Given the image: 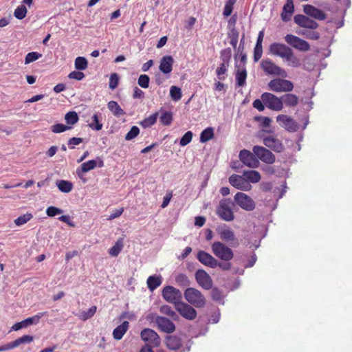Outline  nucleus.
<instances>
[{
    "instance_id": "f257e3e1",
    "label": "nucleus",
    "mask_w": 352,
    "mask_h": 352,
    "mask_svg": "<svg viewBox=\"0 0 352 352\" xmlns=\"http://www.w3.org/2000/svg\"><path fill=\"white\" fill-rule=\"evenodd\" d=\"M309 123L308 116L303 110L295 112L293 117L287 116V132H296L301 127L304 130Z\"/></svg>"
},
{
    "instance_id": "f03ea898",
    "label": "nucleus",
    "mask_w": 352,
    "mask_h": 352,
    "mask_svg": "<svg viewBox=\"0 0 352 352\" xmlns=\"http://www.w3.org/2000/svg\"><path fill=\"white\" fill-rule=\"evenodd\" d=\"M234 203L230 199H223L220 201L217 208V215L226 221H231L234 219V214L232 210Z\"/></svg>"
},
{
    "instance_id": "7ed1b4c3",
    "label": "nucleus",
    "mask_w": 352,
    "mask_h": 352,
    "mask_svg": "<svg viewBox=\"0 0 352 352\" xmlns=\"http://www.w3.org/2000/svg\"><path fill=\"white\" fill-rule=\"evenodd\" d=\"M185 299L191 305L197 308L203 307L206 305V299L200 291L190 287L184 292Z\"/></svg>"
},
{
    "instance_id": "20e7f679",
    "label": "nucleus",
    "mask_w": 352,
    "mask_h": 352,
    "mask_svg": "<svg viewBox=\"0 0 352 352\" xmlns=\"http://www.w3.org/2000/svg\"><path fill=\"white\" fill-rule=\"evenodd\" d=\"M213 254L219 258L229 261L234 257L233 251L224 243L217 241L212 245Z\"/></svg>"
},
{
    "instance_id": "39448f33",
    "label": "nucleus",
    "mask_w": 352,
    "mask_h": 352,
    "mask_svg": "<svg viewBox=\"0 0 352 352\" xmlns=\"http://www.w3.org/2000/svg\"><path fill=\"white\" fill-rule=\"evenodd\" d=\"M261 67L267 75L283 76L285 74V70L270 58L263 59L261 62Z\"/></svg>"
},
{
    "instance_id": "423d86ee",
    "label": "nucleus",
    "mask_w": 352,
    "mask_h": 352,
    "mask_svg": "<svg viewBox=\"0 0 352 352\" xmlns=\"http://www.w3.org/2000/svg\"><path fill=\"white\" fill-rule=\"evenodd\" d=\"M263 103L267 108L274 111H280L282 109L283 104L281 99L275 95L265 92L261 96Z\"/></svg>"
},
{
    "instance_id": "0eeeda50",
    "label": "nucleus",
    "mask_w": 352,
    "mask_h": 352,
    "mask_svg": "<svg viewBox=\"0 0 352 352\" xmlns=\"http://www.w3.org/2000/svg\"><path fill=\"white\" fill-rule=\"evenodd\" d=\"M234 201L242 209L246 211H252L255 208V202L248 195L239 192L234 195Z\"/></svg>"
},
{
    "instance_id": "6e6552de",
    "label": "nucleus",
    "mask_w": 352,
    "mask_h": 352,
    "mask_svg": "<svg viewBox=\"0 0 352 352\" xmlns=\"http://www.w3.org/2000/svg\"><path fill=\"white\" fill-rule=\"evenodd\" d=\"M162 296L167 301L177 305L182 298V292L173 286H166L162 290Z\"/></svg>"
},
{
    "instance_id": "1a4fd4ad",
    "label": "nucleus",
    "mask_w": 352,
    "mask_h": 352,
    "mask_svg": "<svg viewBox=\"0 0 352 352\" xmlns=\"http://www.w3.org/2000/svg\"><path fill=\"white\" fill-rule=\"evenodd\" d=\"M252 151L257 157V159L262 162L272 164L275 162V155L268 149L261 146H254L252 148Z\"/></svg>"
},
{
    "instance_id": "9d476101",
    "label": "nucleus",
    "mask_w": 352,
    "mask_h": 352,
    "mask_svg": "<svg viewBox=\"0 0 352 352\" xmlns=\"http://www.w3.org/2000/svg\"><path fill=\"white\" fill-rule=\"evenodd\" d=\"M176 310L185 319L192 320L197 317V311L190 305L180 301L175 306Z\"/></svg>"
},
{
    "instance_id": "9b49d317",
    "label": "nucleus",
    "mask_w": 352,
    "mask_h": 352,
    "mask_svg": "<svg viewBox=\"0 0 352 352\" xmlns=\"http://www.w3.org/2000/svg\"><path fill=\"white\" fill-rule=\"evenodd\" d=\"M239 159L243 164L250 168H257L259 166V161L256 155L248 150H241L239 153Z\"/></svg>"
},
{
    "instance_id": "f8f14e48",
    "label": "nucleus",
    "mask_w": 352,
    "mask_h": 352,
    "mask_svg": "<svg viewBox=\"0 0 352 352\" xmlns=\"http://www.w3.org/2000/svg\"><path fill=\"white\" fill-rule=\"evenodd\" d=\"M142 339L150 344L152 346L157 347L160 344V338L158 334L153 329L146 328L141 331Z\"/></svg>"
},
{
    "instance_id": "ddd939ff",
    "label": "nucleus",
    "mask_w": 352,
    "mask_h": 352,
    "mask_svg": "<svg viewBox=\"0 0 352 352\" xmlns=\"http://www.w3.org/2000/svg\"><path fill=\"white\" fill-rule=\"evenodd\" d=\"M229 182L233 187L239 190L248 191L252 188V186L246 181L243 175H232L229 177Z\"/></svg>"
},
{
    "instance_id": "4468645a",
    "label": "nucleus",
    "mask_w": 352,
    "mask_h": 352,
    "mask_svg": "<svg viewBox=\"0 0 352 352\" xmlns=\"http://www.w3.org/2000/svg\"><path fill=\"white\" fill-rule=\"evenodd\" d=\"M217 232L222 241L229 243L232 246H238L239 241L235 236L234 231L231 228L226 226L219 228Z\"/></svg>"
},
{
    "instance_id": "2eb2a0df",
    "label": "nucleus",
    "mask_w": 352,
    "mask_h": 352,
    "mask_svg": "<svg viewBox=\"0 0 352 352\" xmlns=\"http://www.w3.org/2000/svg\"><path fill=\"white\" fill-rule=\"evenodd\" d=\"M195 278L202 288L205 289H210L212 287V280L209 274L204 270H198L195 272Z\"/></svg>"
},
{
    "instance_id": "dca6fc26",
    "label": "nucleus",
    "mask_w": 352,
    "mask_h": 352,
    "mask_svg": "<svg viewBox=\"0 0 352 352\" xmlns=\"http://www.w3.org/2000/svg\"><path fill=\"white\" fill-rule=\"evenodd\" d=\"M155 322L159 330L166 333H171L175 331V324L169 319L163 316H157Z\"/></svg>"
},
{
    "instance_id": "f3484780",
    "label": "nucleus",
    "mask_w": 352,
    "mask_h": 352,
    "mask_svg": "<svg viewBox=\"0 0 352 352\" xmlns=\"http://www.w3.org/2000/svg\"><path fill=\"white\" fill-rule=\"evenodd\" d=\"M303 11L306 15L316 20L323 21L327 18V14L323 10L312 5H305L303 6Z\"/></svg>"
},
{
    "instance_id": "a211bd4d",
    "label": "nucleus",
    "mask_w": 352,
    "mask_h": 352,
    "mask_svg": "<svg viewBox=\"0 0 352 352\" xmlns=\"http://www.w3.org/2000/svg\"><path fill=\"white\" fill-rule=\"evenodd\" d=\"M294 20L297 25L307 29L316 30L319 26L317 22L311 19L307 15L297 14L294 16Z\"/></svg>"
},
{
    "instance_id": "6ab92c4d",
    "label": "nucleus",
    "mask_w": 352,
    "mask_h": 352,
    "mask_svg": "<svg viewBox=\"0 0 352 352\" xmlns=\"http://www.w3.org/2000/svg\"><path fill=\"white\" fill-rule=\"evenodd\" d=\"M287 44L301 52H307L310 48L306 41L292 34H287Z\"/></svg>"
},
{
    "instance_id": "aec40b11",
    "label": "nucleus",
    "mask_w": 352,
    "mask_h": 352,
    "mask_svg": "<svg viewBox=\"0 0 352 352\" xmlns=\"http://www.w3.org/2000/svg\"><path fill=\"white\" fill-rule=\"evenodd\" d=\"M197 259L199 262L206 266H209L212 268H215L217 267V260L212 255L204 251H199L198 252Z\"/></svg>"
},
{
    "instance_id": "412c9836",
    "label": "nucleus",
    "mask_w": 352,
    "mask_h": 352,
    "mask_svg": "<svg viewBox=\"0 0 352 352\" xmlns=\"http://www.w3.org/2000/svg\"><path fill=\"white\" fill-rule=\"evenodd\" d=\"M269 54L285 58H286V45L280 43H273L270 45Z\"/></svg>"
},
{
    "instance_id": "4be33fe9",
    "label": "nucleus",
    "mask_w": 352,
    "mask_h": 352,
    "mask_svg": "<svg viewBox=\"0 0 352 352\" xmlns=\"http://www.w3.org/2000/svg\"><path fill=\"white\" fill-rule=\"evenodd\" d=\"M42 316V314H41V316L36 315L32 317L28 318L27 319L21 322H16L12 327V329L14 331H18L23 328H26L28 326L32 325L33 324H37L39 322V320Z\"/></svg>"
},
{
    "instance_id": "5701e85b",
    "label": "nucleus",
    "mask_w": 352,
    "mask_h": 352,
    "mask_svg": "<svg viewBox=\"0 0 352 352\" xmlns=\"http://www.w3.org/2000/svg\"><path fill=\"white\" fill-rule=\"evenodd\" d=\"M174 63L173 58L171 56H165L160 60V70L164 74H170L173 69Z\"/></svg>"
},
{
    "instance_id": "b1692460",
    "label": "nucleus",
    "mask_w": 352,
    "mask_h": 352,
    "mask_svg": "<svg viewBox=\"0 0 352 352\" xmlns=\"http://www.w3.org/2000/svg\"><path fill=\"white\" fill-rule=\"evenodd\" d=\"M269 89L275 92H281L286 91V80L281 78H275L270 80L268 83Z\"/></svg>"
},
{
    "instance_id": "393cba45",
    "label": "nucleus",
    "mask_w": 352,
    "mask_h": 352,
    "mask_svg": "<svg viewBox=\"0 0 352 352\" xmlns=\"http://www.w3.org/2000/svg\"><path fill=\"white\" fill-rule=\"evenodd\" d=\"M263 144L265 146L272 149L275 152H280L283 150L281 142L272 136H268L263 139Z\"/></svg>"
},
{
    "instance_id": "a878e982",
    "label": "nucleus",
    "mask_w": 352,
    "mask_h": 352,
    "mask_svg": "<svg viewBox=\"0 0 352 352\" xmlns=\"http://www.w3.org/2000/svg\"><path fill=\"white\" fill-rule=\"evenodd\" d=\"M298 97L292 94H287V113H292V112L298 113L300 110L298 109Z\"/></svg>"
},
{
    "instance_id": "bb28decb",
    "label": "nucleus",
    "mask_w": 352,
    "mask_h": 352,
    "mask_svg": "<svg viewBox=\"0 0 352 352\" xmlns=\"http://www.w3.org/2000/svg\"><path fill=\"white\" fill-rule=\"evenodd\" d=\"M97 166V162L94 160H89L81 164L80 167L76 170V173L79 177H82V175L91 170L94 169Z\"/></svg>"
},
{
    "instance_id": "cd10ccee",
    "label": "nucleus",
    "mask_w": 352,
    "mask_h": 352,
    "mask_svg": "<svg viewBox=\"0 0 352 352\" xmlns=\"http://www.w3.org/2000/svg\"><path fill=\"white\" fill-rule=\"evenodd\" d=\"M166 344L170 350H177L182 346L181 339L175 336H168L166 338Z\"/></svg>"
},
{
    "instance_id": "c85d7f7f",
    "label": "nucleus",
    "mask_w": 352,
    "mask_h": 352,
    "mask_svg": "<svg viewBox=\"0 0 352 352\" xmlns=\"http://www.w3.org/2000/svg\"><path fill=\"white\" fill-rule=\"evenodd\" d=\"M129 327V323L127 321H124L120 325L118 326L113 331L114 339L120 340L125 334Z\"/></svg>"
},
{
    "instance_id": "c756f323",
    "label": "nucleus",
    "mask_w": 352,
    "mask_h": 352,
    "mask_svg": "<svg viewBox=\"0 0 352 352\" xmlns=\"http://www.w3.org/2000/svg\"><path fill=\"white\" fill-rule=\"evenodd\" d=\"M227 54V65H226L225 63H223L220 65V66L217 69V71H216V73H217V76L219 77V79H223L222 78H221V75H223L226 71H227V67L228 66V62H229V60L230 58V56H231V50L230 49H227V50H223L222 52H221V55L223 56V54ZM224 62H226L225 59L223 58Z\"/></svg>"
},
{
    "instance_id": "7c9ffc66",
    "label": "nucleus",
    "mask_w": 352,
    "mask_h": 352,
    "mask_svg": "<svg viewBox=\"0 0 352 352\" xmlns=\"http://www.w3.org/2000/svg\"><path fill=\"white\" fill-rule=\"evenodd\" d=\"M162 283V278L160 276H150L146 280L147 287L150 291L156 289Z\"/></svg>"
},
{
    "instance_id": "2f4dec72",
    "label": "nucleus",
    "mask_w": 352,
    "mask_h": 352,
    "mask_svg": "<svg viewBox=\"0 0 352 352\" xmlns=\"http://www.w3.org/2000/svg\"><path fill=\"white\" fill-rule=\"evenodd\" d=\"M243 176L245 177L246 181H248L249 184L250 182L257 183L261 179L260 173L257 170H245L243 172Z\"/></svg>"
},
{
    "instance_id": "473e14b6",
    "label": "nucleus",
    "mask_w": 352,
    "mask_h": 352,
    "mask_svg": "<svg viewBox=\"0 0 352 352\" xmlns=\"http://www.w3.org/2000/svg\"><path fill=\"white\" fill-rule=\"evenodd\" d=\"M108 109L117 117L125 115V112L116 101L111 100L107 104Z\"/></svg>"
},
{
    "instance_id": "72a5a7b5",
    "label": "nucleus",
    "mask_w": 352,
    "mask_h": 352,
    "mask_svg": "<svg viewBox=\"0 0 352 352\" xmlns=\"http://www.w3.org/2000/svg\"><path fill=\"white\" fill-rule=\"evenodd\" d=\"M158 116H159L158 113L156 112V113L151 115L148 118H144L143 120L140 122V126H142L144 129L151 127V126H153V124H155V122L157 120Z\"/></svg>"
},
{
    "instance_id": "f704fd0d",
    "label": "nucleus",
    "mask_w": 352,
    "mask_h": 352,
    "mask_svg": "<svg viewBox=\"0 0 352 352\" xmlns=\"http://www.w3.org/2000/svg\"><path fill=\"white\" fill-rule=\"evenodd\" d=\"M56 186L60 192L65 193L69 192L73 188V184L71 182L63 179L57 181Z\"/></svg>"
},
{
    "instance_id": "c9c22d12",
    "label": "nucleus",
    "mask_w": 352,
    "mask_h": 352,
    "mask_svg": "<svg viewBox=\"0 0 352 352\" xmlns=\"http://www.w3.org/2000/svg\"><path fill=\"white\" fill-rule=\"evenodd\" d=\"M33 340H34L33 336H29V335H25V336H23L22 337L17 338L14 341L11 342L10 343H11V345H12V347L13 349L22 344L30 343Z\"/></svg>"
},
{
    "instance_id": "e433bc0d",
    "label": "nucleus",
    "mask_w": 352,
    "mask_h": 352,
    "mask_svg": "<svg viewBox=\"0 0 352 352\" xmlns=\"http://www.w3.org/2000/svg\"><path fill=\"white\" fill-rule=\"evenodd\" d=\"M235 78H236V85L239 87H243L245 84V80L247 78L246 69L244 68V69H242L240 70L239 69L237 70L236 72Z\"/></svg>"
},
{
    "instance_id": "4c0bfd02",
    "label": "nucleus",
    "mask_w": 352,
    "mask_h": 352,
    "mask_svg": "<svg viewBox=\"0 0 352 352\" xmlns=\"http://www.w3.org/2000/svg\"><path fill=\"white\" fill-rule=\"evenodd\" d=\"M214 138V129L212 127H208L200 134V142L205 143Z\"/></svg>"
},
{
    "instance_id": "58836bf2",
    "label": "nucleus",
    "mask_w": 352,
    "mask_h": 352,
    "mask_svg": "<svg viewBox=\"0 0 352 352\" xmlns=\"http://www.w3.org/2000/svg\"><path fill=\"white\" fill-rule=\"evenodd\" d=\"M97 311V307L94 305L91 307L87 311H82L79 313L78 317L83 321H85L92 318Z\"/></svg>"
},
{
    "instance_id": "ea45409f",
    "label": "nucleus",
    "mask_w": 352,
    "mask_h": 352,
    "mask_svg": "<svg viewBox=\"0 0 352 352\" xmlns=\"http://www.w3.org/2000/svg\"><path fill=\"white\" fill-rule=\"evenodd\" d=\"M160 311L165 315H167L171 318L173 320H177L179 319L178 315L175 311L168 305H162L160 307Z\"/></svg>"
},
{
    "instance_id": "a19ab883",
    "label": "nucleus",
    "mask_w": 352,
    "mask_h": 352,
    "mask_svg": "<svg viewBox=\"0 0 352 352\" xmlns=\"http://www.w3.org/2000/svg\"><path fill=\"white\" fill-rule=\"evenodd\" d=\"M300 65V59L293 54L291 49L287 47V65L296 67Z\"/></svg>"
},
{
    "instance_id": "79ce46f5",
    "label": "nucleus",
    "mask_w": 352,
    "mask_h": 352,
    "mask_svg": "<svg viewBox=\"0 0 352 352\" xmlns=\"http://www.w3.org/2000/svg\"><path fill=\"white\" fill-rule=\"evenodd\" d=\"M123 248V240L122 239H118L116 244L109 250V254L111 256H117Z\"/></svg>"
},
{
    "instance_id": "37998d69",
    "label": "nucleus",
    "mask_w": 352,
    "mask_h": 352,
    "mask_svg": "<svg viewBox=\"0 0 352 352\" xmlns=\"http://www.w3.org/2000/svg\"><path fill=\"white\" fill-rule=\"evenodd\" d=\"M74 66L78 70H85L87 68L88 62L85 57L78 56L75 59Z\"/></svg>"
},
{
    "instance_id": "c03bdc74",
    "label": "nucleus",
    "mask_w": 352,
    "mask_h": 352,
    "mask_svg": "<svg viewBox=\"0 0 352 352\" xmlns=\"http://www.w3.org/2000/svg\"><path fill=\"white\" fill-rule=\"evenodd\" d=\"M160 122L164 126H168L173 121V113L170 111H164L160 117Z\"/></svg>"
},
{
    "instance_id": "a18cd8bd",
    "label": "nucleus",
    "mask_w": 352,
    "mask_h": 352,
    "mask_svg": "<svg viewBox=\"0 0 352 352\" xmlns=\"http://www.w3.org/2000/svg\"><path fill=\"white\" fill-rule=\"evenodd\" d=\"M28 10L24 5L18 6L14 12V16L19 20L24 19L26 16Z\"/></svg>"
},
{
    "instance_id": "49530a36",
    "label": "nucleus",
    "mask_w": 352,
    "mask_h": 352,
    "mask_svg": "<svg viewBox=\"0 0 352 352\" xmlns=\"http://www.w3.org/2000/svg\"><path fill=\"white\" fill-rule=\"evenodd\" d=\"M32 217L33 215L31 213L28 212L23 215L19 216L18 218L14 219V223L17 226H21L31 220Z\"/></svg>"
},
{
    "instance_id": "de8ad7c7",
    "label": "nucleus",
    "mask_w": 352,
    "mask_h": 352,
    "mask_svg": "<svg viewBox=\"0 0 352 352\" xmlns=\"http://www.w3.org/2000/svg\"><path fill=\"white\" fill-rule=\"evenodd\" d=\"M78 116L75 111H69L66 113L65 120L68 124H74L78 121Z\"/></svg>"
},
{
    "instance_id": "09e8293b",
    "label": "nucleus",
    "mask_w": 352,
    "mask_h": 352,
    "mask_svg": "<svg viewBox=\"0 0 352 352\" xmlns=\"http://www.w3.org/2000/svg\"><path fill=\"white\" fill-rule=\"evenodd\" d=\"M239 32L236 29L232 28L228 34L230 38V43L235 49L238 43Z\"/></svg>"
},
{
    "instance_id": "8fccbe9b",
    "label": "nucleus",
    "mask_w": 352,
    "mask_h": 352,
    "mask_svg": "<svg viewBox=\"0 0 352 352\" xmlns=\"http://www.w3.org/2000/svg\"><path fill=\"white\" fill-rule=\"evenodd\" d=\"M42 57V54L37 52H29L25 58V64H30Z\"/></svg>"
},
{
    "instance_id": "3c124183",
    "label": "nucleus",
    "mask_w": 352,
    "mask_h": 352,
    "mask_svg": "<svg viewBox=\"0 0 352 352\" xmlns=\"http://www.w3.org/2000/svg\"><path fill=\"white\" fill-rule=\"evenodd\" d=\"M177 284L182 287H187L190 284L188 276L184 274H179L175 277Z\"/></svg>"
},
{
    "instance_id": "603ef678",
    "label": "nucleus",
    "mask_w": 352,
    "mask_h": 352,
    "mask_svg": "<svg viewBox=\"0 0 352 352\" xmlns=\"http://www.w3.org/2000/svg\"><path fill=\"white\" fill-rule=\"evenodd\" d=\"M170 97L173 100L177 101L182 98L181 89L176 86H172L170 89Z\"/></svg>"
},
{
    "instance_id": "864d4df0",
    "label": "nucleus",
    "mask_w": 352,
    "mask_h": 352,
    "mask_svg": "<svg viewBox=\"0 0 352 352\" xmlns=\"http://www.w3.org/2000/svg\"><path fill=\"white\" fill-rule=\"evenodd\" d=\"M236 3V0H228L226 3V5L224 6L223 14L224 16H229L231 15L234 5Z\"/></svg>"
},
{
    "instance_id": "5fc2aeb1",
    "label": "nucleus",
    "mask_w": 352,
    "mask_h": 352,
    "mask_svg": "<svg viewBox=\"0 0 352 352\" xmlns=\"http://www.w3.org/2000/svg\"><path fill=\"white\" fill-rule=\"evenodd\" d=\"M302 34L307 38L318 40L320 38V34L314 30L307 29L302 31Z\"/></svg>"
},
{
    "instance_id": "6e6d98bb",
    "label": "nucleus",
    "mask_w": 352,
    "mask_h": 352,
    "mask_svg": "<svg viewBox=\"0 0 352 352\" xmlns=\"http://www.w3.org/2000/svg\"><path fill=\"white\" fill-rule=\"evenodd\" d=\"M91 129L96 131H100L102 128V124L100 122L98 114H94L92 116V122L89 124Z\"/></svg>"
},
{
    "instance_id": "4d7b16f0",
    "label": "nucleus",
    "mask_w": 352,
    "mask_h": 352,
    "mask_svg": "<svg viewBox=\"0 0 352 352\" xmlns=\"http://www.w3.org/2000/svg\"><path fill=\"white\" fill-rule=\"evenodd\" d=\"M193 133L192 131H187L181 138L179 144L182 146H185L188 144L192 139Z\"/></svg>"
},
{
    "instance_id": "13d9d810",
    "label": "nucleus",
    "mask_w": 352,
    "mask_h": 352,
    "mask_svg": "<svg viewBox=\"0 0 352 352\" xmlns=\"http://www.w3.org/2000/svg\"><path fill=\"white\" fill-rule=\"evenodd\" d=\"M149 81L150 78L148 76L141 74L138 78V83L141 87L146 89L149 86Z\"/></svg>"
},
{
    "instance_id": "bf43d9fd",
    "label": "nucleus",
    "mask_w": 352,
    "mask_h": 352,
    "mask_svg": "<svg viewBox=\"0 0 352 352\" xmlns=\"http://www.w3.org/2000/svg\"><path fill=\"white\" fill-rule=\"evenodd\" d=\"M140 133V129L138 126H133L125 136L126 140H131L137 137Z\"/></svg>"
},
{
    "instance_id": "052dcab7",
    "label": "nucleus",
    "mask_w": 352,
    "mask_h": 352,
    "mask_svg": "<svg viewBox=\"0 0 352 352\" xmlns=\"http://www.w3.org/2000/svg\"><path fill=\"white\" fill-rule=\"evenodd\" d=\"M63 213V210L55 207V206H49L46 209V214L48 217H53L56 215L60 214Z\"/></svg>"
},
{
    "instance_id": "680f3d73",
    "label": "nucleus",
    "mask_w": 352,
    "mask_h": 352,
    "mask_svg": "<svg viewBox=\"0 0 352 352\" xmlns=\"http://www.w3.org/2000/svg\"><path fill=\"white\" fill-rule=\"evenodd\" d=\"M71 126H67L63 124H56L52 126V131L55 133H62L66 130L70 129Z\"/></svg>"
},
{
    "instance_id": "e2e57ef3",
    "label": "nucleus",
    "mask_w": 352,
    "mask_h": 352,
    "mask_svg": "<svg viewBox=\"0 0 352 352\" xmlns=\"http://www.w3.org/2000/svg\"><path fill=\"white\" fill-rule=\"evenodd\" d=\"M118 82H119V78H118V74L116 73L112 74L109 78V88L112 90L116 89L118 85Z\"/></svg>"
},
{
    "instance_id": "0e129e2a",
    "label": "nucleus",
    "mask_w": 352,
    "mask_h": 352,
    "mask_svg": "<svg viewBox=\"0 0 352 352\" xmlns=\"http://www.w3.org/2000/svg\"><path fill=\"white\" fill-rule=\"evenodd\" d=\"M263 54V46L262 45H255L254 49V62L258 61Z\"/></svg>"
},
{
    "instance_id": "69168bd1",
    "label": "nucleus",
    "mask_w": 352,
    "mask_h": 352,
    "mask_svg": "<svg viewBox=\"0 0 352 352\" xmlns=\"http://www.w3.org/2000/svg\"><path fill=\"white\" fill-rule=\"evenodd\" d=\"M83 142L81 138H72L67 142L68 146L70 149H74L76 145H78Z\"/></svg>"
},
{
    "instance_id": "338daca9",
    "label": "nucleus",
    "mask_w": 352,
    "mask_h": 352,
    "mask_svg": "<svg viewBox=\"0 0 352 352\" xmlns=\"http://www.w3.org/2000/svg\"><path fill=\"white\" fill-rule=\"evenodd\" d=\"M254 120L258 122H261L263 127H268L271 124V119L268 117L263 116H256Z\"/></svg>"
},
{
    "instance_id": "774afa93",
    "label": "nucleus",
    "mask_w": 352,
    "mask_h": 352,
    "mask_svg": "<svg viewBox=\"0 0 352 352\" xmlns=\"http://www.w3.org/2000/svg\"><path fill=\"white\" fill-rule=\"evenodd\" d=\"M69 78L81 80L84 78L85 74L80 71H73L68 75Z\"/></svg>"
}]
</instances>
